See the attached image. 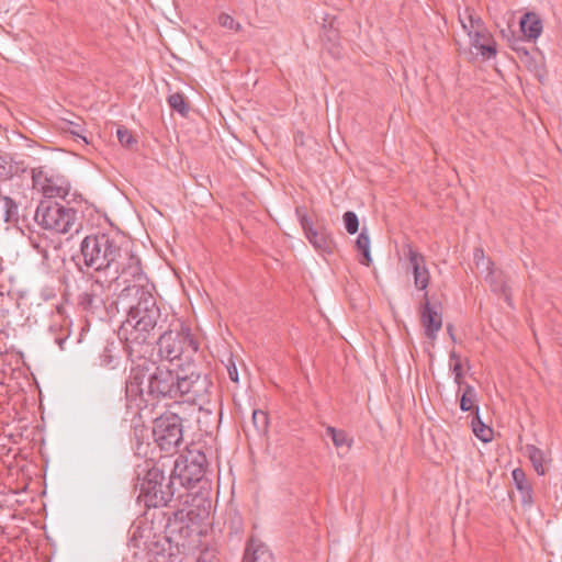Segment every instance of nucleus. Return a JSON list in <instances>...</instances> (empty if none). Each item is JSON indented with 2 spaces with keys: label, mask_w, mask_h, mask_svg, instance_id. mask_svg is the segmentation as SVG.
<instances>
[{
  "label": "nucleus",
  "mask_w": 562,
  "mask_h": 562,
  "mask_svg": "<svg viewBox=\"0 0 562 562\" xmlns=\"http://www.w3.org/2000/svg\"><path fill=\"white\" fill-rule=\"evenodd\" d=\"M404 255L414 277L415 288L419 291H426L430 282V272L426 266L424 255L415 250L411 245L404 247Z\"/></svg>",
  "instance_id": "obj_10"
},
{
  "label": "nucleus",
  "mask_w": 562,
  "mask_h": 562,
  "mask_svg": "<svg viewBox=\"0 0 562 562\" xmlns=\"http://www.w3.org/2000/svg\"><path fill=\"white\" fill-rule=\"evenodd\" d=\"M206 463V456L200 450L180 454L170 472L175 485L178 488L179 486L190 488L200 482L205 474Z\"/></svg>",
  "instance_id": "obj_8"
},
{
  "label": "nucleus",
  "mask_w": 562,
  "mask_h": 562,
  "mask_svg": "<svg viewBox=\"0 0 562 562\" xmlns=\"http://www.w3.org/2000/svg\"><path fill=\"white\" fill-rule=\"evenodd\" d=\"M72 128H70V133L79 138H81L85 143L88 144V139L82 135V127L79 123L70 122Z\"/></svg>",
  "instance_id": "obj_33"
},
{
  "label": "nucleus",
  "mask_w": 562,
  "mask_h": 562,
  "mask_svg": "<svg viewBox=\"0 0 562 562\" xmlns=\"http://www.w3.org/2000/svg\"><path fill=\"white\" fill-rule=\"evenodd\" d=\"M326 435L333 440L334 446L337 449L346 448L347 450L351 447V439L347 436L344 430L336 429L335 427L327 426Z\"/></svg>",
  "instance_id": "obj_21"
},
{
  "label": "nucleus",
  "mask_w": 562,
  "mask_h": 562,
  "mask_svg": "<svg viewBox=\"0 0 562 562\" xmlns=\"http://www.w3.org/2000/svg\"><path fill=\"white\" fill-rule=\"evenodd\" d=\"M157 345V356L160 361H168L170 366L186 363L193 360L199 350V342L188 328L181 330L170 329L167 325L154 340Z\"/></svg>",
  "instance_id": "obj_6"
},
{
  "label": "nucleus",
  "mask_w": 562,
  "mask_h": 562,
  "mask_svg": "<svg viewBox=\"0 0 562 562\" xmlns=\"http://www.w3.org/2000/svg\"><path fill=\"white\" fill-rule=\"evenodd\" d=\"M454 381H456L457 384L461 385V383H462V375L461 376L454 375Z\"/></svg>",
  "instance_id": "obj_39"
},
{
  "label": "nucleus",
  "mask_w": 562,
  "mask_h": 562,
  "mask_svg": "<svg viewBox=\"0 0 562 562\" xmlns=\"http://www.w3.org/2000/svg\"><path fill=\"white\" fill-rule=\"evenodd\" d=\"M135 491L138 492L137 502L150 508L167 506L178 492V487L171 474L166 476L160 467L151 460H146L136 468Z\"/></svg>",
  "instance_id": "obj_4"
},
{
  "label": "nucleus",
  "mask_w": 562,
  "mask_h": 562,
  "mask_svg": "<svg viewBox=\"0 0 562 562\" xmlns=\"http://www.w3.org/2000/svg\"><path fill=\"white\" fill-rule=\"evenodd\" d=\"M168 104L173 111H177L182 116H186L189 111L183 94L178 92L169 95Z\"/></svg>",
  "instance_id": "obj_23"
},
{
  "label": "nucleus",
  "mask_w": 562,
  "mask_h": 562,
  "mask_svg": "<svg viewBox=\"0 0 562 562\" xmlns=\"http://www.w3.org/2000/svg\"><path fill=\"white\" fill-rule=\"evenodd\" d=\"M243 562H273V557L266 546L251 540L245 550Z\"/></svg>",
  "instance_id": "obj_17"
},
{
  "label": "nucleus",
  "mask_w": 562,
  "mask_h": 562,
  "mask_svg": "<svg viewBox=\"0 0 562 562\" xmlns=\"http://www.w3.org/2000/svg\"><path fill=\"white\" fill-rule=\"evenodd\" d=\"M356 247L362 255V259L360 260V262L362 265L369 266L372 259L370 254V238L368 235L367 227H362L360 234L358 235L356 240Z\"/></svg>",
  "instance_id": "obj_20"
},
{
  "label": "nucleus",
  "mask_w": 562,
  "mask_h": 562,
  "mask_svg": "<svg viewBox=\"0 0 562 562\" xmlns=\"http://www.w3.org/2000/svg\"><path fill=\"white\" fill-rule=\"evenodd\" d=\"M138 361L132 367L127 392L139 393L148 403L150 400L177 398L178 367L171 369L170 364L158 362L144 357V353L134 355Z\"/></svg>",
  "instance_id": "obj_3"
},
{
  "label": "nucleus",
  "mask_w": 562,
  "mask_h": 562,
  "mask_svg": "<svg viewBox=\"0 0 562 562\" xmlns=\"http://www.w3.org/2000/svg\"><path fill=\"white\" fill-rule=\"evenodd\" d=\"M424 299L425 303L420 312L422 324L425 329V335L430 339H435L437 333L441 329L442 317L439 312L431 307L427 293L424 294Z\"/></svg>",
  "instance_id": "obj_12"
},
{
  "label": "nucleus",
  "mask_w": 562,
  "mask_h": 562,
  "mask_svg": "<svg viewBox=\"0 0 562 562\" xmlns=\"http://www.w3.org/2000/svg\"><path fill=\"white\" fill-rule=\"evenodd\" d=\"M474 261L477 269L487 272L485 279L491 283L492 290L494 292L503 293L506 299H508L507 286L503 282H498L496 280V271L492 268V262L488 259H485L483 249L476 248L474 250Z\"/></svg>",
  "instance_id": "obj_14"
},
{
  "label": "nucleus",
  "mask_w": 562,
  "mask_h": 562,
  "mask_svg": "<svg viewBox=\"0 0 562 562\" xmlns=\"http://www.w3.org/2000/svg\"><path fill=\"white\" fill-rule=\"evenodd\" d=\"M524 40L522 38H516L513 44L512 48L518 54L520 58H529V52L528 49L522 45Z\"/></svg>",
  "instance_id": "obj_31"
},
{
  "label": "nucleus",
  "mask_w": 562,
  "mask_h": 562,
  "mask_svg": "<svg viewBox=\"0 0 562 562\" xmlns=\"http://www.w3.org/2000/svg\"><path fill=\"white\" fill-rule=\"evenodd\" d=\"M460 22L462 24L463 30L468 32H475V31H486L483 21L480 16H474L473 14H469L465 19L460 18Z\"/></svg>",
  "instance_id": "obj_22"
},
{
  "label": "nucleus",
  "mask_w": 562,
  "mask_h": 562,
  "mask_svg": "<svg viewBox=\"0 0 562 562\" xmlns=\"http://www.w3.org/2000/svg\"><path fill=\"white\" fill-rule=\"evenodd\" d=\"M176 367H178L177 398H183L186 402L198 405L200 411L211 414L212 409L206 407L213 391V382L209 374L203 373L194 360L177 363Z\"/></svg>",
  "instance_id": "obj_5"
},
{
  "label": "nucleus",
  "mask_w": 562,
  "mask_h": 562,
  "mask_svg": "<svg viewBox=\"0 0 562 562\" xmlns=\"http://www.w3.org/2000/svg\"><path fill=\"white\" fill-rule=\"evenodd\" d=\"M70 192V183L63 177H50L45 179L43 193L46 198L65 199Z\"/></svg>",
  "instance_id": "obj_16"
},
{
  "label": "nucleus",
  "mask_w": 562,
  "mask_h": 562,
  "mask_svg": "<svg viewBox=\"0 0 562 562\" xmlns=\"http://www.w3.org/2000/svg\"><path fill=\"white\" fill-rule=\"evenodd\" d=\"M448 330H449V333H452V327H451V325H448Z\"/></svg>",
  "instance_id": "obj_40"
},
{
  "label": "nucleus",
  "mask_w": 562,
  "mask_h": 562,
  "mask_svg": "<svg viewBox=\"0 0 562 562\" xmlns=\"http://www.w3.org/2000/svg\"><path fill=\"white\" fill-rule=\"evenodd\" d=\"M342 220H344L345 228L350 235H353L358 232L359 220L355 212H352V211L345 212Z\"/></svg>",
  "instance_id": "obj_28"
},
{
  "label": "nucleus",
  "mask_w": 562,
  "mask_h": 562,
  "mask_svg": "<svg viewBox=\"0 0 562 562\" xmlns=\"http://www.w3.org/2000/svg\"><path fill=\"white\" fill-rule=\"evenodd\" d=\"M94 301H95L94 295H92L90 293H83V294L80 295V301L79 302H80V305L85 310H92Z\"/></svg>",
  "instance_id": "obj_32"
},
{
  "label": "nucleus",
  "mask_w": 562,
  "mask_h": 562,
  "mask_svg": "<svg viewBox=\"0 0 562 562\" xmlns=\"http://www.w3.org/2000/svg\"><path fill=\"white\" fill-rule=\"evenodd\" d=\"M66 340H67V337H57L56 338L55 341L59 346L60 350L65 349L64 345H65Z\"/></svg>",
  "instance_id": "obj_37"
},
{
  "label": "nucleus",
  "mask_w": 562,
  "mask_h": 562,
  "mask_svg": "<svg viewBox=\"0 0 562 562\" xmlns=\"http://www.w3.org/2000/svg\"><path fill=\"white\" fill-rule=\"evenodd\" d=\"M14 172L15 167L12 164V159L7 155L0 154V180L12 178Z\"/></svg>",
  "instance_id": "obj_25"
},
{
  "label": "nucleus",
  "mask_w": 562,
  "mask_h": 562,
  "mask_svg": "<svg viewBox=\"0 0 562 562\" xmlns=\"http://www.w3.org/2000/svg\"><path fill=\"white\" fill-rule=\"evenodd\" d=\"M476 400V392L472 385H465L464 392L460 400V408L463 412H468L473 407Z\"/></svg>",
  "instance_id": "obj_26"
},
{
  "label": "nucleus",
  "mask_w": 562,
  "mask_h": 562,
  "mask_svg": "<svg viewBox=\"0 0 562 562\" xmlns=\"http://www.w3.org/2000/svg\"><path fill=\"white\" fill-rule=\"evenodd\" d=\"M121 244L120 237L109 234L89 235L81 243L85 263L97 272L95 282L114 293L135 278L143 280L139 258Z\"/></svg>",
  "instance_id": "obj_2"
},
{
  "label": "nucleus",
  "mask_w": 562,
  "mask_h": 562,
  "mask_svg": "<svg viewBox=\"0 0 562 562\" xmlns=\"http://www.w3.org/2000/svg\"><path fill=\"white\" fill-rule=\"evenodd\" d=\"M153 437L157 446L166 452L172 451L182 441L181 419L176 414H166L154 420Z\"/></svg>",
  "instance_id": "obj_9"
},
{
  "label": "nucleus",
  "mask_w": 562,
  "mask_h": 562,
  "mask_svg": "<svg viewBox=\"0 0 562 562\" xmlns=\"http://www.w3.org/2000/svg\"><path fill=\"white\" fill-rule=\"evenodd\" d=\"M217 22L222 27H225L227 30H232L235 32H239L241 30V25L227 13H221L217 18Z\"/></svg>",
  "instance_id": "obj_29"
},
{
  "label": "nucleus",
  "mask_w": 562,
  "mask_h": 562,
  "mask_svg": "<svg viewBox=\"0 0 562 562\" xmlns=\"http://www.w3.org/2000/svg\"><path fill=\"white\" fill-rule=\"evenodd\" d=\"M524 36L529 41L537 40L542 33V21L535 12L525 13L519 21Z\"/></svg>",
  "instance_id": "obj_15"
},
{
  "label": "nucleus",
  "mask_w": 562,
  "mask_h": 562,
  "mask_svg": "<svg viewBox=\"0 0 562 562\" xmlns=\"http://www.w3.org/2000/svg\"><path fill=\"white\" fill-rule=\"evenodd\" d=\"M470 38L471 47L476 49V54H480L484 59H490L496 55V46L490 32L475 31L467 33Z\"/></svg>",
  "instance_id": "obj_13"
},
{
  "label": "nucleus",
  "mask_w": 562,
  "mask_h": 562,
  "mask_svg": "<svg viewBox=\"0 0 562 562\" xmlns=\"http://www.w3.org/2000/svg\"><path fill=\"white\" fill-rule=\"evenodd\" d=\"M451 369H452V372L454 373V375H457V376H461V374H462V366H461L460 360L456 361V362L451 366Z\"/></svg>",
  "instance_id": "obj_35"
},
{
  "label": "nucleus",
  "mask_w": 562,
  "mask_h": 562,
  "mask_svg": "<svg viewBox=\"0 0 562 562\" xmlns=\"http://www.w3.org/2000/svg\"><path fill=\"white\" fill-rule=\"evenodd\" d=\"M35 221L44 229L59 234L78 232L77 212L72 207H66L57 202H41L35 212Z\"/></svg>",
  "instance_id": "obj_7"
},
{
  "label": "nucleus",
  "mask_w": 562,
  "mask_h": 562,
  "mask_svg": "<svg viewBox=\"0 0 562 562\" xmlns=\"http://www.w3.org/2000/svg\"><path fill=\"white\" fill-rule=\"evenodd\" d=\"M252 425L258 434L266 431L268 426V416L263 411L255 409L252 412Z\"/></svg>",
  "instance_id": "obj_27"
},
{
  "label": "nucleus",
  "mask_w": 562,
  "mask_h": 562,
  "mask_svg": "<svg viewBox=\"0 0 562 562\" xmlns=\"http://www.w3.org/2000/svg\"><path fill=\"white\" fill-rule=\"evenodd\" d=\"M472 428L475 436L482 441L487 442L491 440L492 429L482 423L479 415L472 420Z\"/></svg>",
  "instance_id": "obj_24"
},
{
  "label": "nucleus",
  "mask_w": 562,
  "mask_h": 562,
  "mask_svg": "<svg viewBox=\"0 0 562 562\" xmlns=\"http://www.w3.org/2000/svg\"><path fill=\"white\" fill-rule=\"evenodd\" d=\"M526 454L528 456L535 471L539 475H543L547 472V457L546 453L533 445H527Z\"/></svg>",
  "instance_id": "obj_19"
},
{
  "label": "nucleus",
  "mask_w": 562,
  "mask_h": 562,
  "mask_svg": "<svg viewBox=\"0 0 562 562\" xmlns=\"http://www.w3.org/2000/svg\"><path fill=\"white\" fill-rule=\"evenodd\" d=\"M115 305L117 311L126 313L120 334L125 339L128 355L145 353L158 333L167 326L168 315L161 313L153 294V285L148 284L146 276L143 280L133 279L121 286Z\"/></svg>",
  "instance_id": "obj_1"
},
{
  "label": "nucleus",
  "mask_w": 562,
  "mask_h": 562,
  "mask_svg": "<svg viewBox=\"0 0 562 562\" xmlns=\"http://www.w3.org/2000/svg\"><path fill=\"white\" fill-rule=\"evenodd\" d=\"M450 359L456 361L460 360L456 352L450 353Z\"/></svg>",
  "instance_id": "obj_38"
},
{
  "label": "nucleus",
  "mask_w": 562,
  "mask_h": 562,
  "mask_svg": "<svg viewBox=\"0 0 562 562\" xmlns=\"http://www.w3.org/2000/svg\"><path fill=\"white\" fill-rule=\"evenodd\" d=\"M227 372H228L229 379L233 382H238V371H237L235 363L232 362L229 366H227Z\"/></svg>",
  "instance_id": "obj_34"
},
{
  "label": "nucleus",
  "mask_w": 562,
  "mask_h": 562,
  "mask_svg": "<svg viewBox=\"0 0 562 562\" xmlns=\"http://www.w3.org/2000/svg\"><path fill=\"white\" fill-rule=\"evenodd\" d=\"M116 136L121 145L125 147H131L132 144L135 142L132 133L125 128L124 126H120L116 130Z\"/></svg>",
  "instance_id": "obj_30"
},
{
  "label": "nucleus",
  "mask_w": 562,
  "mask_h": 562,
  "mask_svg": "<svg viewBox=\"0 0 562 562\" xmlns=\"http://www.w3.org/2000/svg\"><path fill=\"white\" fill-rule=\"evenodd\" d=\"M295 213L306 238L314 248L318 251L330 254L333 251V241L328 235L323 231L314 228L312 220L307 216L303 207H296Z\"/></svg>",
  "instance_id": "obj_11"
},
{
  "label": "nucleus",
  "mask_w": 562,
  "mask_h": 562,
  "mask_svg": "<svg viewBox=\"0 0 562 562\" xmlns=\"http://www.w3.org/2000/svg\"><path fill=\"white\" fill-rule=\"evenodd\" d=\"M214 558V554L212 551L210 550H206L205 552H203L201 554V557L198 559V562H206V561H211V559Z\"/></svg>",
  "instance_id": "obj_36"
},
{
  "label": "nucleus",
  "mask_w": 562,
  "mask_h": 562,
  "mask_svg": "<svg viewBox=\"0 0 562 562\" xmlns=\"http://www.w3.org/2000/svg\"><path fill=\"white\" fill-rule=\"evenodd\" d=\"M513 480L516 488L520 493L521 504L524 506H530L532 504V488L526 480L525 472L521 469H515L513 471Z\"/></svg>",
  "instance_id": "obj_18"
}]
</instances>
